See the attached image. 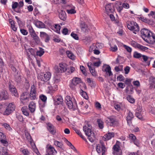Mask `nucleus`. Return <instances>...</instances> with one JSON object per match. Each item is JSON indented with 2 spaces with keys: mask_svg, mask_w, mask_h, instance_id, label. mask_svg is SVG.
Wrapping results in <instances>:
<instances>
[{
  "mask_svg": "<svg viewBox=\"0 0 155 155\" xmlns=\"http://www.w3.org/2000/svg\"><path fill=\"white\" fill-rule=\"evenodd\" d=\"M14 78L15 81L17 83H18L21 82V76L20 74L18 73V71L14 73Z\"/></svg>",
  "mask_w": 155,
  "mask_h": 155,
  "instance_id": "5701e85b",
  "label": "nucleus"
},
{
  "mask_svg": "<svg viewBox=\"0 0 155 155\" xmlns=\"http://www.w3.org/2000/svg\"><path fill=\"white\" fill-rule=\"evenodd\" d=\"M81 94L85 99H87L88 97L86 92L81 90Z\"/></svg>",
  "mask_w": 155,
  "mask_h": 155,
  "instance_id": "a18cd8bd",
  "label": "nucleus"
},
{
  "mask_svg": "<svg viewBox=\"0 0 155 155\" xmlns=\"http://www.w3.org/2000/svg\"><path fill=\"white\" fill-rule=\"evenodd\" d=\"M80 26L82 31L84 32L87 33L90 31V29L84 22L81 21L80 24Z\"/></svg>",
  "mask_w": 155,
  "mask_h": 155,
  "instance_id": "6ab92c4d",
  "label": "nucleus"
},
{
  "mask_svg": "<svg viewBox=\"0 0 155 155\" xmlns=\"http://www.w3.org/2000/svg\"><path fill=\"white\" fill-rule=\"evenodd\" d=\"M133 84L136 86L137 87H138L140 86V84L139 81H134L133 82Z\"/></svg>",
  "mask_w": 155,
  "mask_h": 155,
  "instance_id": "e2e57ef3",
  "label": "nucleus"
},
{
  "mask_svg": "<svg viewBox=\"0 0 155 155\" xmlns=\"http://www.w3.org/2000/svg\"><path fill=\"white\" fill-rule=\"evenodd\" d=\"M28 30L30 35L35 33L31 26V25H29L28 26Z\"/></svg>",
  "mask_w": 155,
  "mask_h": 155,
  "instance_id": "79ce46f5",
  "label": "nucleus"
},
{
  "mask_svg": "<svg viewBox=\"0 0 155 155\" xmlns=\"http://www.w3.org/2000/svg\"><path fill=\"white\" fill-rule=\"evenodd\" d=\"M142 58L143 60V61L144 62H146L147 61L149 62V64L148 65L150 64V60H149V58L146 55H142Z\"/></svg>",
  "mask_w": 155,
  "mask_h": 155,
  "instance_id": "49530a36",
  "label": "nucleus"
},
{
  "mask_svg": "<svg viewBox=\"0 0 155 155\" xmlns=\"http://www.w3.org/2000/svg\"><path fill=\"white\" fill-rule=\"evenodd\" d=\"M123 8H124L126 9H128L129 8V4L127 2H124L122 4Z\"/></svg>",
  "mask_w": 155,
  "mask_h": 155,
  "instance_id": "338daca9",
  "label": "nucleus"
},
{
  "mask_svg": "<svg viewBox=\"0 0 155 155\" xmlns=\"http://www.w3.org/2000/svg\"><path fill=\"white\" fill-rule=\"evenodd\" d=\"M39 98L43 103H46L47 97L45 95L43 94H40L39 96Z\"/></svg>",
  "mask_w": 155,
  "mask_h": 155,
  "instance_id": "72a5a7b5",
  "label": "nucleus"
},
{
  "mask_svg": "<svg viewBox=\"0 0 155 155\" xmlns=\"http://www.w3.org/2000/svg\"><path fill=\"white\" fill-rule=\"evenodd\" d=\"M71 36L75 40H78L79 39V38L77 35L73 33V32L71 33Z\"/></svg>",
  "mask_w": 155,
  "mask_h": 155,
  "instance_id": "69168bd1",
  "label": "nucleus"
},
{
  "mask_svg": "<svg viewBox=\"0 0 155 155\" xmlns=\"http://www.w3.org/2000/svg\"><path fill=\"white\" fill-rule=\"evenodd\" d=\"M48 35V34H47L45 32L42 31H41L40 32V36L41 39L45 38Z\"/></svg>",
  "mask_w": 155,
  "mask_h": 155,
  "instance_id": "603ef678",
  "label": "nucleus"
},
{
  "mask_svg": "<svg viewBox=\"0 0 155 155\" xmlns=\"http://www.w3.org/2000/svg\"><path fill=\"white\" fill-rule=\"evenodd\" d=\"M29 96L28 92H23L20 96V99L21 102L23 103L24 101H29Z\"/></svg>",
  "mask_w": 155,
  "mask_h": 155,
  "instance_id": "2eb2a0df",
  "label": "nucleus"
},
{
  "mask_svg": "<svg viewBox=\"0 0 155 155\" xmlns=\"http://www.w3.org/2000/svg\"><path fill=\"white\" fill-rule=\"evenodd\" d=\"M30 35L31 37L33 38V40L35 42L36 44H40V38L35 33H33V34H32Z\"/></svg>",
  "mask_w": 155,
  "mask_h": 155,
  "instance_id": "393cba45",
  "label": "nucleus"
},
{
  "mask_svg": "<svg viewBox=\"0 0 155 155\" xmlns=\"http://www.w3.org/2000/svg\"><path fill=\"white\" fill-rule=\"evenodd\" d=\"M87 81L91 87H92L94 86V82L91 80L90 78H87Z\"/></svg>",
  "mask_w": 155,
  "mask_h": 155,
  "instance_id": "c03bdc74",
  "label": "nucleus"
},
{
  "mask_svg": "<svg viewBox=\"0 0 155 155\" xmlns=\"http://www.w3.org/2000/svg\"><path fill=\"white\" fill-rule=\"evenodd\" d=\"M81 82V79L80 78L74 77L72 79L71 82L69 85V87L71 89L74 90L75 89V86Z\"/></svg>",
  "mask_w": 155,
  "mask_h": 155,
  "instance_id": "f8f14e48",
  "label": "nucleus"
},
{
  "mask_svg": "<svg viewBox=\"0 0 155 155\" xmlns=\"http://www.w3.org/2000/svg\"><path fill=\"white\" fill-rule=\"evenodd\" d=\"M1 142L5 146H7L8 145L7 141L5 140V138H2L0 140Z\"/></svg>",
  "mask_w": 155,
  "mask_h": 155,
  "instance_id": "864d4df0",
  "label": "nucleus"
},
{
  "mask_svg": "<svg viewBox=\"0 0 155 155\" xmlns=\"http://www.w3.org/2000/svg\"><path fill=\"white\" fill-rule=\"evenodd\" d=\"M137 48L143 51H145L148 49L147 47L143 46L140 44L139 45H137Z\"/></svg>",
  "mask_w": 155,
  "mask_h": 155,
  "instance_id": "ea45409f",
  "label": "nucleus"
},
{
  "mask_svg": "<svg viewBox=\"0 0 155 155\" xmlns=\"http://www.w3.org/2000/svg\"><path fill=\"white\" fill-rule=\"evenodd\" d=\"M149 81L151 84H155V77L150 76L149 78Z\"/></svg>",
  "mask_w": 155,
  "mask_h": 155,
  "instance_id": "09e8293b",
  "label": "nucleus"
},
{
  "mask_svg": "<svg viewBox=\"0 0 155 155\" xmlns=\"http://www.w3.org/2000/svg\"><path fill=\"white\" fill-rule=\"evenodd\" d=\"M129 140L131 141V142H133L138 147L140 145V143L138 140L137 139L135 136L132 134L129 135Z\"/></svg>",
  "mask_w": 155,
  "mask_h": 155,
  "instance_id": "dca6fc26",
  "label": "nucleus"
},
{
  "mask_svg": "<svg viewBox=\"0 0 155 155\" xmlns=\"http://www.w3.org/2000/svg\"><path fill=\"white\" fill-rule=\"evenodd\" d=\"M54 104L55 105H57L62 104L63 103L62 97L60 95L57 96L54 99Z\"/></svg>",
  "mask_w": 155,
  "mask_h": 155,
  "instance_id": "a211bd4d",
  "label": "nucleus"
},
{
  "mask_svg": "<svg viewBox=\"0 0 155 155\" xmlns=\"http://www.w3.org/2000/svg\"><path fill=\"white\" fill-rule=\"evenodd\" d=\"M8 88L12 94L16 97H18V94L17 92L16 88L13 84L12 81H9L8 83Z\"/></svg>",
  "mask_w": 155,
  "mask_h": 155,
  "instance_id": "0eeeda50",
  "label": "nucleus"
},
{
  "mask_svg": "<svg viewBox=\"0 0 155 155\" xmlns=\"http://www.w3.org/2000/svg\"><path fill=\"white\" fill-rule=\"evenodd\" d=\"M139 18L140 20L142 21H143L146 23L149 24L150 22V21L149 19H147L146 18H145L143 16L140 17Z\"/></svg>",
  "mask_w": 155,
  "mask_h": 155,
  "instance_id": "58836bf2",
  "label": "nucleus"
},
{
  "mask_svg": "<svg viewBox=\"0 0 155 155\" xmlns=\"http://www.w3.org/2000/svg\"><path fill=\"white\" fill-rule=\"evenodd\" d=\"M44 53L45 51L44 49L41 48H40L39 50L37 51L36 52L37 55L40 57L42 56Z\"/></svg>",
  "mask_w": 155,
  "mask_h": 155,
  "instance_id": "e433bc0d",
  "label": "nucleus"
},
{
  "mask_svg": "<svg viewBox=\"0 0 155 155\" xmlns=\"http://www.w3.org/2000/svg\"><path fill=\"white\" fill-rule=\"evenodd\" d=\"M15 109V106L13 103H10L7 107L3 114L8 115L12 113Z\"/></svg>",
  "mask_w": 155,
  "mask_h": 155,
  "instance_id": "1a4fd4ad",
  "label": "nucleus"
},
{
  "mask_svg": "<svg viewBox=\"0 0 155 155\" xmlns=\"http://www.w3.org/2000/svg\"><path fill=\"white\" fill-rule=\"evenodd\" d=\"M114 136V134L113 132H109L104 135V137L105 140H108L111 139Z\"/></svg>",
  "mask_w": 155,
  "mask_h": 155,
  "instance_id": "bb28decb",
  "label": "nucleus"
},
{
  "mask_svg": "<svg viewBox=\"0 0 155 155\" xmlns=\"http://www.w3.org/2000/svg\"><path fill=\"white\" fill-rule=\"evenodd\" d=\"M120 142L117 141L115 145H114L113 147V149L114 151L116 152H119L120 150V147L119 145L120 144Z\"/></svg>",
  "mask_w": 155,
  "mask_h": 155,
  "instance_id": "cd10ccee",
  "label": "nucleus"
},
{
  "mask_svg": "<svg viewBox=\"0 0 155 155\" xmlns=\"http://www.w3.org/2000/svg\"><path fill=\"white\" fill-rule=\"evenodd\" d=\"M2 155H11L8 154V152L6 151L5 148H2Z\"/></svg>",
  "mask_w": 155,
  "mask_h": 155,
  "instance_id": "774afa93",
  "label": "nucleus"
},
{
  "mask_svg": "<svg viewBox=\"0 0 155 155\" xmlns=\"http://www.w3.org/2000/svg\"><path fill=\"white\" fill-rule=\"evenodd\" d=\"M55 70L58 73H61L64 72L67 70V65L65 63H60L59 66L55 68Z\"/></svg>",
  "mask_w": 155,
  "mask_h": 155,
  "instance_id": "9b49d317",
  "label": "nucleus"
},
{
  "mask_svg": "<svg viewBox=\"0 0 155 155\" xmlns=\"http://www.w3.org/2000/svg\"><path fill=\"white\" fill-rule=\"evenodd\" d=\"M54 30L58 34H60V30L61 29L60 26L57 24H55L54 27Z\"/></svg>",
  "mask_w": 155,
  "mask_h": 155,
  "instance_id": "4c0bfd02",
  "label": "nucleus"
},
{
  "mask_svg": "<svg viewBox=\"0 0 155 155\" xmlns=\"http://www.w3.org/2000/svg\"><path fill=\"white\" fill-rule=\"evenodd\" d=\"M127 24V28L132 31L133 33L136 34L139 33L140 28L136 22L133 21H129Z\"/></svg>",
  "mask_w": 155,
  "mask_h": 155,
  "instance_id": "39448f33",
  "label": "nucleus"
},
{
  "mask_svg": "<svg viewBox=\"0 0 155 155\" xmlns=\"http://www.w3.org/2000/svg\"><path fill=\"white\" fill-rule=\"evenodd\" d=\"M47 129L50 133L52 135H54L56 133V130L54 126L50 123L47 124Z\"/></svg>",
  "mask_w": 155,
  "mask_h": 155,
  "instance_id": "f3484780",
  "label": "nucleus"
},
{
  "mask_svg": "<svg viewBox=\"0 0 155 155\" xmlns=\"http://www.w3.org/2000/svg\"><path fill=\"white\" fill-rule=\"evenodd\" d=\"M104 71L106 72L107 73H108L109 76L112 75L113 74L111 71V68L109 65H108Z\"/></svg>",
  "mask_w": 155,
  "mask_h": 155,
  "instance_id": "f704fd0d",
  "label": "nucleus"
},
{
  "mask_svg": "<svg viewBox=\"0 0 155 155\" xmlns=\"http://www.w3.org/2000/svg\"><path fill=\"white\" fill-rule=\"evenodd\" d=\"M124 48L126 49L127 51L130 53L132 51V48L130 47L127 46L126 45H123Z\"/></svg>",
  "mask_w": 155,
  "mask_h": 155,
  "instance_id": "5fc2aeb1",
  "label": "nucleus"
},
{
  "mask_svg": "<svg viewBox=\"0 0 155 155\" xmlns=\"http://www.w3.org/2000/svg\"><path fill=\"white\" fill-rule=\"evenodd\" d=\"M96 150L98 153H102V155L104 154L106 150V148L103 142H100L99 144L97 145Z\"/></svg>",
  "mask_w": 155,
  "mask_h": 155,
  "instance_id": "423d86ee",
  "label": "nucleus"
},
{
  "mask_svg": "<svg viewBox=\"0 0 155 155\" xmlns=\"http://www.w3.org/2000/svg\"><path fill=\"white\" fill-rule=\"evenodd\" d=\"M110 50L113 52H115L117 50V48L116 45H114V46H110Z\"/></svg>",
  "mask_w": 155,
  "mask_h": 155,
  "instance_id": "4d7b16f0",
  "label": "nucleus"
},
{
  "mask_svg": "<svg viewBox=\"0 0 155 155\" xmlns=\"http://www.w3.org/2000/svg\"><path fill=\"white\" fill-rule=\"evenodd\" d=\"M2 125L6 129L9 131H10L12 130V129L10 125L7 123L3 124Z\"/></svg>",
  "mask_w": 155,
  "mask_h": 155,
  "instance_id": "8fccbe9b",
  "label": "nucleus"
},
{
  "mask_svg": "<svg viewBox=\"0 0 155 155\" xmlns=\"http://www.w3.org/2000/svg\"><path fill=\"white\" fill-rule=\"evenodd\" d=\"M51 76V74L50 72H46L45 74L44 73H41L38 74V79L41 81L43 82V83H45L49 85L48 87L49 90L51 91L55 90V88L56 89L57 85H55L54 87V84H51L49 81Z\"/></svg>",
  "mask_w": 155,
  "mask_h": 155,
  "instance_id": "f257e3e1",
  "label": "nucleus"
},
{
  "mask_svg": "<svg viewBox=\"0 0 155 155\" xmlns=\"http://www.w3.org/2000/svg\"><path fill=\"white\" fill-rule=\"evenodd\" d=\"M20 31L21 33L23 35H26L28 34L27 31L24 29H20Z\"/></svg>",
  "mask_w": 155,
  "mask_h": 155,
  "instance_id": "bf43d9fd",
  "label": "nucleus"
},
{
  "mask_svg": "<svg viewBox=\"0 0 155 155\" xmlns=\"http://www.w3.org/2000/svg\"><path fill=\"white\" fill-rule=\"evenodd\" d=\"M132 80L133 79H130L127 78L126 80L124 81L125 83L127 85H130V84H131V82Z\"/></svg>",
  "mask_w": 155,
  "mask_h": 155,
  "instance_id": "0e129e2a",
  "label": "nucleus"
},
{
  "mask_svg": "<svg viewBox=\"0 0 155 155\" xmlns=\"http://www.w3.org/2000/svg\"><path fill=\"white\" fill-rule=\"evenodd\" d=\"M127 100L131 103H134L135 100L130 95H128L127 97Z\"/></svg>",
  "mask_w": 155,
  "mask_h": 155,
  "instance_id": "37998d69",
  "label": "nucleus"
},
{
  "mask_svg": "<svg viewBox=\"0 0 155 155\" xmlns=\"http://www.w3.org/2000/svg\"><path fill=\"white\" fill-rule=\"evenodd\" d=\"M59 17L60 18L63 20L64 21L66 18V13L64 11L61 10L59 14Z\"/></svg>",
  "mask_w": 155,
  "mask_h": 155,
  "instance_id": "c85d7f7f",
  "label": "nucleus"
},
{
  "mask_svg": "<svg viewBox=\"0 0 155 155\" xmlns=\"http://www.w3.org/2000/svg\"><path fill=\"white\" fill-rule=\"evenodd\" d=\"M97 122L98 127L100 129H102L104 127V122L101 119H97Z\"/></svg>",
  "mask_w": 155,
  "mask_h": 155,
  "instance_id": "473e14b6",
  "label": "nucleus"
},
{
  "mask_svg": "<svg viewBox=\"0 0 155 155\" xmlns=\"http://www.w3.org/2000/svg\"><path fill=\"white\" fill-rule=\"evenodd\" d=\"M36 27L40 28H45V25L42 22L40 21H37L35 23Z\"/></svg>",
  "mask_w": 155,
  "mask_h": 155,
  "instance_id": "c756f323",
  "label": "nucleus"
},
{
  "mask_svg": "<svg viewBox=\"0 0 155 155\" xmlns=\"http://www.w3.org/2000/svg\"><path fill=\"white\" fill-rule=\"evenodd\" d=\"M54 144L56 146L60 147L62 150H63V144L61 142L55 140L54 141Z\"/></svg>",
  "mask_w": 155,
  "mask_h": 155,
  "instance_id": "c9c22d12",
  "label": "nucleus"
},
{
  "mask_svg": "<svg viewBox=\"0 0 155 155\" xmlns=\"http://www.w3.org/2000/svg\"><path fill=\"white\" fill-rule=\"evenodd\" d=\"M65 102L69 109L74 110L78 108L76 101L73 97L67 96L65 98Z\"/></svg>",
  "mask_w": 155,
  "mask_h": 155,
  "instance_id": "20e7f679",
  "label": "nucleus"
},
{
  "mask_svg": "<svg viewBox=\"0 0 155 155\" xmlns=\"http://www.w3.org/2000/svg\"><path fill=\"white\" fill-rule=\"evenodd\" d=\"M67 54L68 55V56L71 59H72L73 58L74 56V55L72 54V53L70 51H67Z\"/></svg>",
  "mask_w": 155,
  "mask_h": 155,
  "instance_id": "13d9d810",
  "label": "nucleus"
},
{
  "mask_svg": "<svg viewBox=\"0 0 155 155\" xmlns=\"http://www.w3.org/2000/svg\"><path fill=\"white\" fill-rule=\"evenodd\" d=\"M68 30L67 28H64L62 30V33L64 35H67L69 34H68Z\"/></svg>",
  "mask_w": 155,
  "mask_h": 155,
  "instance_id": "680f3d73",
  "label": "nucleus"
},
{
  "mask_svg": "<svg viewBox=\"0 0 155 155\" xmlns=\"http://www.w3.org/2000/svg\"><path fill=\"white\" fill-rule=\"evenodd\" d=\"M29 109L31 113L34 112L36 109V104L33 101L31 102L28 105Z\"/></svg>",
  "mask_w": 155,
  "mask_h": 155,
  "instance_id": "4be33fe9",
  "label": "nucleus"
},
{
  "mask_svg": "<svg viewBox=\"0 0 155 155\" xmlns=\"http://www.w3.org/2000/svg\"><path fill=\"white\" fill-rule=\"evenodd\" d=\"M74 131L78 135H79L84 140H86V139L84 138V136L82 134L80 130H78V129H74Z\"/></svg>",
  "mask_w": 155,
  "mask_h": 155,
  "instance_id": "a19ab883",
  "label": "nucleus"
},
{
  "mask_svg": "<svg viewBox=\"0 0 155 155\" xmlns=\"http://www.w3.org/2000/svg\"><path fill=\"white\" fill-rule=\"evenodd\" d=\"M113 8V5L111 3L106 5L105 6V11L107 14L112 12L114 11Z\"/></svg>",
  "mask_w": 155,
  "mask_h": 155,
  "instance_id": "aec40b11",
  "label": "nucleus"
},
{
  "mask_svg": "<svg viewBox=\"0 0 155 155\" xmlns=\"http://www.w3.org/2000/svg\"><path fill=\"white\" fill-rule=\"evenodd\" d=\"M115 6L117 11L119 13H120L123 9L121 2L120 1L116 2L115 3Z\"/></svg>",
  "mask_w": 155,
  "mask_h": 155,
  "instance_id": "412c9836",
  "label": "nucleus"
},
{
  "mask_svg": "<svg viewBox=\"0 0 155 155\" xmlns=\"http://www.w3.org/2000/svg\"><path fill=\"white\" fill-rule=\"evenodd\" d=\"M106 123L110 126H115L117 124L116 118L114 116H110L107 117L105 121Z\"/></svg>",
  "mask_w": 155,
  "mask_h": 155,
  "instance_id": "6e6552de",
  "label": "nucleus"
},
{
  "mask_svg": "<svg viewBox=\"0 0 155 155\" xmlns=\"http://www.w3.org/2000/svg\"><path fill=\"white\" fill-rule=\"evenodd\" d=\"M21 151L24 155H29V152L27 149H21Z\"/></svg>",
  "mask_w": 155,
  "mask_h": 155,
  "instance_id": "3c124183",
  "label": "nucleus"
},
{
  "mask_svg": "<svg viewBox=\"0 0 155 155\" xmlns=\"http://www.w3.org/2000/svg\"><path fill=\"white\" fill-rule=\"evenodd\" d=\"M117 80H119L120 81L123 82L124 80V78L121 74H120L117 77Z\"/></svg>",
  "mask_w": 155,
  "mask_h": 155,
  "instance_id": "6e6d98bb",
  "label": "nucleus"
},
{
  "mask_svg": "<svg viewBox=\"0 0 155 155\" xmlns=\"http://www.w3.org/2000/svg\"><path fill=\"white\" fill-rule=\"evenodd\" d=\"M21 111L23 114L25 115L28 116L29 115V113L28 110V109L27 107L24 106L22 107L21 108Z\"/></svg>",
  "mask_w": 155,
  "mask_h": 155,
  "instance_id": "2f4dec72",
  "label": "nucleus"
},
{
  "mask_svg": "<svg viewBox=\"0 0 155 155\" xmlns=\"http://www.w3.org/2000/svg\"><path fill=\"white\" fill-rule=\"evenodd\" d=\"M134 118L133 114L130 111H129L127 114L126 116V120L127 124L129 126H130L132 125V120Z\"/></svg>",
  "mask_w": 155,
  "mask_h": 155,
  "instance_id": "4468645a",
  "label": "nucleus"
},
{
  "mask_svg": "<svg viewBox=\"0 0 155 155\" xmlns=\"http://www.w3.org/2000/svg\"><path fill=\"white\" fill-rule=\"evenodd\" d=\"M46 153L45 155H54L57 153L54 147L51 145H49L47 147Z\"/></svg>",
  "mask_w": 155,
  "mask_h": 155,
  "instance_id": "ddd939ff",
  "label": "nucleus"
},
{
  "mask_svg": "<svg viewBox=\"0 0 155 155\" xmlns=\"http://www.w3.org/2000/svg\"><path fill=\"white\" fill-rule=\"evenodd\" d=\"M80 69L84 74L85 75L86 74V72H85V69L84 66L82 65L80 66Z\"/></svg>",
  "mask_w": 155,
  "mask_h": 155,
  "instance_id": "052dcab7",
  "label": "nucleus"
},
{
  "mask_svg": "<svg viewBox=\"0 0 155 155\" xmlns=\"http://www.w3.org/2000/svg\"><path fill=\"white\" fill-rule=\"evenodd\" d=\"M25 50L26 52L27 53V54L29 56L30 55H34L35 54L36 51L35 50L32 48H29L27 49L25 48Z\"/></svg>",
  "mask_w": 155,
  "mask_h": 155,
  "instance_id": "a878e982",
  "label": "nucleus"
},
{
  "mask_svg": "<svg viewBox=\"0 0 155 155\" xmlns=\"http://www.w3.org/2000/svg\"><path fill=\"white\" fill-rule=\"evenodd\" d=\"M140 34L142 38L148 43H152L155 41V36L149 29L142 28L140 31Z\"/></svg>",
  "mask_w": 155,
  "mask_h": 155,
  "instance_id": "f03ea898",
  "label": "nucleus"
},
{
  "mask_svg": "<svg viewBox=\"0 0 155 155\" xmlns=\"http://www.w3.org/2000/svg\"><path fill=\"white\" fill-rule=\"evenodd\" d=\"M8 97V94L7 91H4L0 93V101L6 100Z\"/></svg>",
  "mask_w": 155,
  "mask_h": 155,
  "instance_id": "b1692460",
  "label": "nucleus"
},
{
  "mask_svg": "<svg viewBox=\"0 0 155 155\" xmlns=\"http://www.w3.org/2000/svg\"><path fill=\"white\" fill-rule=\"evenodd\" d=\"M29 96V99L32 100H35L37 98L36 88L35 86H33L31 87Z\"/></svg>",
  "mask_w": 155,
  "mask_h": 155,
  "instance_id": "9d476101",
  "label": "nucleus"
},
{
  "mask_svg": "<svg viewBox=\"0 0 155 155\" xmlns=\"http://www.w3.org/2000/svg\"><path fill=\"white\" fill-rule=\"evenodd\" d=\"M91 126L90 124H87L84 126L83 131L85 134L88 136V138L91 142H94L96 139L94 133L91 130Z\"/></svg>",
  "mask_w": 155,
  "mask_h": 155,
  "instance_id": "7ed1b4c3",
  "label": "nucleus"
},
{
  "mask_svg": "<svg viewBox=\"0 0 155 155\" xmlns=\"http://www.w3.org/2000/svg\"><path fill=\"white\" fill-rule=\"evenodd\" d=\"M126 91L127 93L129 92V94H132L133 91V87L132 84L128 85L126 88Z\"/></svg>",
  "mask_w": 155,
  "mask_h": 155,
  "instance_id": "7c9ffc66",
  "label": "nucleus"
},
{
  "mask_svg": "<svg viewBox=\"0 0 155 155\" xmlns=\"http://www.w3.org/2000/svg\"><path fill=\"white\" fill-rule=\"evenodd\" d=\"M142 55L138 53L136 51H135L133 57L134 58H139L142 57Z\"/></svg>",
  "mask_w": 155,
  "mask_h": 155,
  "instance_id": "de8ad7c7",
  "label": "nucleus"
}]
</instances>
